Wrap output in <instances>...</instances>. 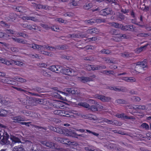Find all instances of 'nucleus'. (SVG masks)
Returning a JSON list of instances; mask_svg holds the SVG:
<instances>
[{
  "label": "nucleus",
  "instance_id": "obj_1",
  "mask_svg": "<svg viewBox=\"0 0 151 151\" xmlns=\"http://www.w3.org/2000/svg\"><path fill=\"white\" fill-rule=\"evenodd\" d=\"M29 46L30 47L34 49H37L40 51L41 54L48 55L49 56H51L52 55V54L49 52L44 51L45 49H49L50 50L51 48L55 49H55H57L60 50H65L67 48V46L66 45H57L55 46V47L46 45L43 46L38 45L35 43L29 44Z\"/></svg>",
  "mask_w": 151,
  "mask_h": 151
},
{
  "label": "nucleus",
  "instance_id": "obj_2",
  "mask_svg": "<svg viewBox=\"0 0 151 151\" xmlns=\"http://www.w3.org/2000/svg\"><path fill=\"white\" fill-rule=\"evenodd\" d=\"M52 128L53 129L52 130L54 132L66 136L77 138L78 136H81V134H78L74 130L70 129H68L65 127L62 129L58 127H52Z\"/></svg>",
  "mask_w": 151,
  "mask_h": 151
},
{
  "label": "nucleus",
  "instance_id": "obj_3",
  "mask_svg": "<svg viewBox=\"0 0 151 151\" xmlns=\"http://www.w3.org/2000/svg\"><path fill=\"white\" fill-rule=\"evenodd\" d=\"M54 113L55 115H58L60 116L70 117L73 116L75 117L79 116L80 113L77 111L72 110L71 112H69L64 110H58L54 109Z\"/></svg>",
  "mask_w": 151,
  "mask_h": 151
},
{
  "label": "nucleus",
  "instance_id": "obj_4",
  "mask_svg": "<svg viewBox=\"0 0 151 151\" xmlns=\"http://www.w3.org/2000/svg\"><path fill=\"white\" fill-rule=\"evenodd\" d=\"M15 60L12 59L10 60H8L6 59L0 58V63H1L7 65H10L14 63L16 65H18L20 66H22L23 65V63L19 61V60L18 58H13Z\"/></svg>",
  "mask_w": 151,
  "mask_h": 151
},
{
  "label": "nucleus",
  "instance_id": "obj_5",
  "mask_svg": "<svg viewBox=\"0 0 151 151\" xmlns=\"http://www.w3.org/2000/svg\"><path fill=\"white\" fill-rule=\"evenodd\" d=\"M9 136L6 132L4 130H0V140L4 144L6 145L10 144V142L8 140Z\"/></svg>",
  "mask_w": 151,
  "mask_h": 151
},
{
  "label": "nucleus",
  "instance_id": "obj_6",
  "mask_svg": "<svg viewBox=\"0 0 151 151\" xmlns=\"http://www.w3.org/2000/svg\"><path fill=\"white\" fill-rule=\"evenodd\" d=\"M60 73L65 75L71 76H76L77 75V72L74 70L69 68H63L62 67Z\"/></svg>",
  "mask_w": 151,
  "mask_h": 151
},
{
  "label": "nucleus",
  "instance_id": "obj_7",
  "mask_svg": "<svg viewBox=\"0 0 151 151\" xmlns=\"http://www.w3.org/2000/svg\"><path fill=\"white\" fill-rule=\"evenodd\" d=\"M20 100L21 104L23 105H25L26 108H27V109H31L32 106L34 105L33 101L31 100L21 98Z\"/></svg>",
  "mask_w": 151,
  "mask_h": 151
},
{
  "label": "nucleus",
  "instance_id": "obj_8",
  "mask_svg": "<svg viewBox=\"0 0 151 151\" xmlns=\"http://www.w3.org/2000/svg\"><path fill=\"white\" fill-rule=\"evenodd\" d=\"M134 26L131 24L124 26L122 24H121L120 26V28H121L122 30L129 31L132 32H134Z\"/></svg>",
  "mask_w": 151,
  "mask_h": 151
},
{
  "label": "nucleus",
  "instance_id": "obj_9",
  "mask_svg": "<svg viewBox=\"0 0 151 151\" xmlns=\"http://www.w3.org/2000/svg\"><path fill=\"white\" fill-rule=\"evenodd\" d=\"M96 77V76L93 75L90 77L81 76L80 77L79 79L82 82L86 83L89 81H94L95 80L94 78Z\"/></svg>",
  "mask_w": 151,
  "mask_h": 151
},
{
  "label": "nucleus",
  "instance_id": "obj_10",
  "mask_svg": "<svg viewBox=\"0 0 151 151\" xmlns=\"http://www.w3.org/2000/svg\"><path fill=\"white\" fill-rule=\"evenodd\" d=\"M50 106L53 108L55 109L62 108L64 107V105L62 101H56L51 103Z\"/></svg>",
  "mask_w": 151,
  "mask_h": 151
},
{
  "label": "nucleus",
  "instance_id": "obj_11",
  "mask_svg": "<svg viewBox=\"0 0 151 151\" xmlns=\"http://www.w3.org/2000/svg\"><path fill=\"white\" fill-rule=\"evenodd\" d=\"M104 22V19H90L86 20L85 21L86 23V24H89L90 25H92L93 24L96 23H99Z\"/></svg>",
  "mask_w": 151,
  "mask_h": 151
},
{
  "label": "nucleus",
  "instance_id": "obj_12",
  "mask_svg": "<svg viewBox=\"0 0 151 151\" xmlns=\"http://www.w3.org/2000/svg\"><path fill=\"white\" fill-rule=\"evenodd\" d=\"M4 82L6 84H10L13 86H16L18 85V83L14 80V78H6L3 80Z\"/></svg>",
  "mask_w": 151,
  "mask_h": 151
},
{
  "label": "nucleus",
  "instance_id": "obj_13",
  "mask_svg": "<svg viewBox=\"0 0 151 151\" xmlns=\"http://www.w3.org/2000/svg\"><path fill=\"white\" fill-rule=\"evenodd\" d=\"M21 26L25 29H27L31 30H35L37 27L35 24L31 25L29 24H21Z\"/></svg>",
  "mask_w": 151,
  "mask_h": 151
},
{
  "label": "nucleus",
  "instance_id": "obj_14",
  "mask_svg": "<svg viewBox=\"0 0 151 151\" xmlns=\"http://www.w3.org/2000/svg\"><path fill=\"white\" fill-rule=\"evenodd\" d=\"M94 98H97L103 102H109L111 99V98L109 97H106L104 95H99L98 94L94 95Z\"/></svg>",
  "mask_w": 151,
  "mask_h": 151
},
{
  "label": "nucleus",
  "instance_id": "obj_15",
  "mask_svg": "<svg viewBox=\"0 0 151 151\" xmlns=\"http://www.w3.org/2000/svg\"><path fill=\"white\" fill-rule=\"evenodd\" d=\"M147 61V60L145 59L142 61L137 63L136 68L139 67V69L141 70H145V68L146 67Z\"/></svg>",
  "mask_w": 151,
  "mask_h": 151
},
{
  "label": "nucleus",
  "instance_id": "obj_16",
  "mask_svg": "<svg viewBox=\"0 0 151 151\" xmlns=\"http://www.w3.org/2000/svg\"><path fill=\"white\" fill-rule=\"evenodd\" d=\"M40 143L42 145L52 149H55V144L50 142H47L46 141H41Z\"/></svg>",
  "mask_w": 151,
  "mask_h": 151
},
{
  "label": "nucleus",
  "instance_id": "obj_17",
  "mask_svg": "<svg viewBox=\"0 0 151 151\" xmlns=\"http://www.w3.org/2000/svg\"><path fill=\"white\" fill-rule=\"evenodd\" d=\"M49 69L52 71L59 73L62 69V67H60L59 65H53L50 67Z\"/></svg>",
  "mask_w": 151,
  "mask_h": 151
},
{
  "label": "nucleus",
  "instance_id": "obj_18",
  "mask_svg": "<svg viewBox=\"0 0 151 151\" xmlns=\"http://www.w3.org/2000/svg\"><path fill=\"white\" fill-rule=\"evenodd\" d=\"M126 38V34H119L113 37L111 39L114 41L118 42L121 41L122 39Z\"/></svg>",
  "mask_w": 151,
  "mask_h": 151
},
{
  "label": "nucleus",
  "instance_id": "obj_19",
  "mask_svg": "<svg viewBox=\"0 0 151 151\" xmlns=\"http://www.w3.org/2000/svg\"><path fill=\"white\" fill-rule=\"evenodd\" d=\"M107 88L111 90L116 91H122L123 92H126L127 91V88L125 87H122L119 88H117L116 86H107Z\"/></svg>",
  "mask_w": 151,
  "mask_h": 151
},
{
  "label": "nucleus",
  "instance_id": "obj_20",
  "mask_svg": "<svg viewBox=\"0 0 151 151\" xmlns=\"http://www.w3.org/2000/svg\"><path fill=\"white\" fill-rule=\"evenodd\" d=\"M17 15L15 13H10L9 16L5 18V19L8 21L13 22L15 20Z\"/></svg>",
  "mask_w": 151,
  "mask_h": 151
},
{
  "label": "nucleus",
  "instance_id": "obj_21",
  "mask_svg": "<svg viewBox=\"0 0 151 151\" xmlns=\"http://www.w3.org/2000/svg\"><path fill=\"white\" fill-rule=\"evenodd\" d=\"M129 109L137 110H144L146 109L145 106H141V105H134L133 106H128Z\"/></svg>",
  "mask_w": 151,
  "mask_h": 151
},
{
  "label": "nucleus",
  "instance_id": "obj_22",
  "mask_svg": "<svg viewBox=\"0 0 151 151\" xmlns=\"http://www.w3.org/2000/svg\"><path fill=\"white\" fill-rule=\"evenodd\" d=\"M116 116L119 118H124L126 119H133L134 118L133 116H128L126 115H124V113H122L121 114H116Z\"/></svg>",
  "mask_w": 151,
  "mask_h": 151
},
{
  "label": "nucleus",
  "instance_id": "obj_23",
  "mask_svg": "<svg viewBox=\"0 0 151 151\" xmlns=\"http://www.w3.org/2000/svg\"><path fill=\"white\" fill-rule=\"evenodd\" d=\"M111 10H110L109 8H105L100 11L99 14L101 15L106 16L109 15L111 13Z\"/></svg>",
  "mask_w": 151,
  "mask_h": 151
},
{
  "label": "nucleus",
  "instance_id": "obj_24",
  "mask_svg": "<svg viewBox=\"0 0 151 151\" xmlns=\"http://www.w3.org/2000/svg\"><path fill=\"white\" fill-rule=\"evenodd\" d=\"M99 29L96 28H93L86 30V32L88 34H92L95 33L97 34L99 32Z\"/></svg>",
  "mask_w": 151,
  "mask_h": 151
},
{
  "label": "nucleus",
  "instance_id": "obj_25",
  "mask_svg": "<svg viewBox=\"0 0 151 151\" xmlns=\"http://www.w3.org/2000/svg\"><path fill=\"white\" fill-rule=\"evenodd\" d=\"M24 20H31L34 22H37L38 19L35 17L30 16H23L21 18Z\"/></svg>",
  "mask_w": 151,
  "mask_h": 151
},
{
  "label": "nucleus",
  "instance_id": "obj_26",
  "mask_svg": "<svg viewBox=\"0 0 151 151\" xmlns=\"http://www.w3.org/2000/svg\"><path fill=\"white\" fill-rule=\"evenodd\" d=\"M67 91L69 93H71L72 94H79V91H77L76 88H67Z\"/></svg>",
  "mask_w": 151,
  "mask_h": 151
},
{
  "label": "nucleus",
  "instance_id": "obj_27",
  "mask_svg": "<svg viewBox=\"0 0 151 151\" xmlns=\"http://www.w3.org/2000/svg\"><path fill=\"white\" fill-rule=\"evenodd\" d=\"M12 119L14 120L13 122L15 123L19 122L20 121H25L24 119L21 117L20 116L13 117Z\"/></svg>",
  "mask_w": 151,
  "mask_h": 151
},
{
  "label": "nucleus",
  "instance_id": "obj_28",
  "mask_svg": "<svg viewBox=\"0 0 151 151\" xmlns=\"http://www.w3.org/2000/svg\"><path fill=\"white\" fill-rule=\"evenodd\" d=\"M97 119L96 120L98 121H101V122L104 123V122H106L107 124H112L113 123V121L111 120H109L107 119H105L104 118H102L101 117H100L99 118L97 117Z\"/></svg>",
  "mask_w": 151,
  "mask_h": 151
},
{
  "label": "nucleus",
  "instance_id": "obj_29",
  "mask_svg": "<svg viewBox=\"0 0 151 151\" xmlns=\"http://www.w3.org/2000/svg\"><path fill=\"white\" fill-rule=\"evenodd\" d=\"M121 79L122 80H124L127 82H135L136 81V79L133 77H122Z\"/></svg>",
  "mask_w": 151,
  "mask_h": 151
},
{
  "label": "nucleus",
  "instance_id": "obj_30",
  "mask_svg": "<svg viewBox=\"0 0 151 151\" xmlns=\"http://www.w3.org/2000/svg\"><path fill=\"white\" fill-rule=\"evenodd\" d=\"M16 11L21 13H24L27 12L25 7L22 6H18L16 8Z\"/></svg>",
  "mask_w": 151,
  "mask_h": 151
},
{
  "label": "nucleus",
  "instance_id": "obj_31",
  "mask_svg": "<svg viewBox=\"0 0 151 151\" xmlns=\"http://www.w3.org/2000/svg\"><path fill=\"white\" fill-rule=\"evenodd\" d=\"M0 103L4 105H6L8 104L9 101L4 99L3 96L0 94Z\"/></svg>",
  "mask_w": 151,
  "mask_h": 151
},
{
  "label": "nucleus",
  "instance_id": "obj_32",
  "mask_svg": "<svg viewBox=\"0 0 151 151\" xmlns=\"http://www.w3.org/2000/svg\"><path fill=\"white\" fill-rule=\"evenodd\" d=\"M78 106H81L85 108H88L90 106L89 104L85 102H79L77 104Z\"/></svg>",
  "mask_w": 151,
  "mask_h": 151
},
{
  "label": "nucleus",
  "instance_id": "obj_33",
  "mask_svg": "<svg viewBox=\"0 0 151 151\" xmlns=\"http://www.w3.org/2000/svg\"><path fill=\"white\" fill-rule=\"evenodd\" d=\"M11 139L13 142L15 143H19L21 142L20 139L16 136H11Z\"/></svg>",
  "mask_w": 151,
  "mask_h": 151
},
{
  "label": "nucleus",
  "instance_id": "obj_34",
  "mask_svg": "<svg viewBox=\"0 0 151 151\" xmlns=\"http://www.w3.org/2000/svg\"><path fill=\"white\" fill-rule=\"evenodd\" d=\"M8 111L7 110L3 109H0V116L1 117H6Z\"/></svg>",
  "mask_w": 151,
  "mask_h": 151
},
{
  "label": "nucleus",
  "instance_id": "obj_35",
  "mask_svg": "<svg viewBox=\"0 0 151 151\" xmlns=\"http://www.w3.org/2000/svg\"><path fill=\"white\" fill-rule=\"evenodd\" d=\"M147 46H148V44H147L144 46H142L136 49L135 51L137 53H139L142 51L143 49H145Z\"/></svg>",
  "mask_w": 151,
  "mask_h": 151
},
{
  "label": "nucleus",
  "instance_id": "obj_36",
  "mask_svg": "<svg viewBox=\"0 0 151 151\" xmlns=\"http://www.w3.org/2000/svg\"><path fill=\"white\" fill-rule=\"evenodd\" d=\"M12 39L16 42L19 43H22L23 44H25L26 43V41H25L22 39L17 38L15 37L13 38Z\"/></svg>",
  "mask_w": 151,
  "mask_h": 151
},
{
  "label": "nucleus",
  "instance_id": "obj_37",
  "mask_svg": "<svg viewBox=\"0 0 151 151\" xmlns=\"http://www.w3.org/2000/svg\"><path fill=\"white\" fill-rule=\"evenodd\" d=\"M18 112L24 115H25L27 116H30V113L28 110H22L21 109H20L18 111Z\"/></svg>",
  "mask_w": 151,
  "mask_h": 151
},
{
  "label": "nucleus",
  "instance_id": "obj_38",
  "mask_svg": "<svg viewBox=\"0 0 151 151\" xmlns=\"http://www.w3.org/2000/svg\"><path fill=\"white\" fill-rule=\"evenodd\" d=\"M102 73L108 75L109 74H112L114 75L115 74L114 71L112 70H103L101 72Z\"/></svg>",
  "mask_w": 151,
  "mask_h": 151
},
{
  "label": "nucleus",
  "instance_id": "obj_39",
  "mask_svg": "<svg viewBox=\"0 0 151 151\" xmlns=\"http://www.w3.org/2000/svg\"><path fill=\"white\" fill-rule=\"evenodd\" d=\"M74 142H70L69 139L67 138H65L62 143L67 145H73Z\"/></svg>",
  "mask_w": 151,
  "mask_h": 151
},
{
  "label": "nucleus",
  "instance_id": "obj_40",
  "mask_svg": "<svg viewBox=\"0 0 151 151\" xmlns=\"http://www.w3.org/2000/svg\"><path fill=\"white\" fill-rule=\"evenodd\" d=\"M88 116L87 119L93 120H96L98 119L96 116L93 114H88Z\"/></svg>",
  "mask_w": 151,
  "mask_h": 151
},
{
  "label": "nucleus",
  "instance_id": "obj_41",
  "mask_svg": "<svg viewBox=\"0 0 151 151\" xmlns=\"http://www.w3.org/2000/svg\"><path fill=\"white\" fill-rule=\"evenodd\" d=\"M14 80H15L16 81H17L21 83L25 82H26V80L25 79L18 77H14Z\"/></svg>",
  "mask_w": 151,
  "mask_h": 151
},
{
  "label": "nucleus",
  "instance_id": "obj_42",
  "mask_svg": "<svg viewBox=\"0 0 151 151\" xmlns=\"http://www.w3.org/2000/svg\"><path fill=\"white\" fill-rule=\"evenodd\" d=\"M41 73L44 76L49 77L50 76V73L45 70L42 69L41 71Z\"/></svg>",
  "mask_w": 151,
  "mask_h": 151
},
{
  "label": "nucleus",
  "instance_id": "obj_43",
  "mask_svg": "<svg viewBox=\"0 0 151 151\" xmlns=\"http://www.w3.org/2000/svg\"><path fill=\"white\" fill-rule=\"evenodd\" d=\"M9 36L8 34H5L3 32H0V38L3 37L4 39L7 40L9 39Z\"/></svg>",
  "mask_w": 151,
  "mask_h": 151
},
{
  "label": "nucleus",
  "instance_id": "obj_44",
  "mask_svg": "<svg viewBox=\"0 0 151 151\" xmlns=\"http://www.w3.org/2000/svg\"><path fill=\"white\" fill-rule=\"evenodd\" d=\"M116 102L119 104H127V101L123 99H117L116 100Z\"/></svg>",
  "mask_w": 151,
  "mask_h": 151
},
{
  "label": "nucleus",
  "instance_id": "obj_45",
  "mask_svg": "<svg viewBox=\"0 0 151 151\" xmlns=\"http://www.w3.org/2000/svg\"><path fill=\"white\" fill-rule=\"evenodd\" d=\"M93 6V4L92 3H89L88 4H86L84 5L83 8L85 9L88 10L92 8Z\"/></svg>",
  "mask_w": 151,
  "mask_h": 151
},
{
  "label": "nucleus",
  "instance_id": "obj_46",
  "mask_svg": "<svg viewBox=\"0 0 151 151\" xmlns=\"http://www.w3.org/2000/svg\"><path fill=\"white\" fill-rule=\"evenodd\" d=\"M15 86H12V87L13 88H14V89H15L18 91H23L26 93H27V91H26V90H24V89H23L21 88L17 87Z\"/></svg>",
  "mask_w": 151,
  "mask_h": 151
},
{
  "label": "nucleus",
  "instance_id": "obj_47",
  "mask_svg": "<svg viewBox=\"0 0 151 151\" xmlns=\"http://www.w3.org/2000/svg\"><path fill=\"white\" fill-rule=\"evenodd\" d=\"M118 30L114 29H112L110 31V33L112 35H116L119 34H118Z\"/></svg>",
  "mask_w": 151,
  "mask_h": 151
},
{
  "label": "nucleus",
  "instance_id": "obj_48",
  "mask_svg": "<svg viewBox=\"0 0 151 151\" xmlns=\"http://www.w3.org/2000/svg\"><path fill=\"white\" fill-rule=\"evenodd\" d=\"M40 26H41L43 28L47 30L50 29L51 28V27L49 26L47 24H40Z\"/></svg>",
  "mask_w": 151,
  "mask_h": 151
},
{
  "label": "nucleus",
  "instance_id": "obj_49",
  "mask_svg": "<svg viewBox=\"0 0 151 151\" xmlns=\"http://www.w3.org/2000/svg\"><path fill=\"white\" fill-rule=\"evenodd\" d=\"M0 25L1 26L6 27V28H8L9 27V26L8 24L6 23L5 21H0Z\"/></svg>",
  "mask_w": 151,
  "mask_h": 151
},
{
  "label": "nucleus",
  "instance_id": "obj_50",
  "mask_svg": "<svg viewBox=\"0 0 151 151\" xmlns=\"http://www.w3.org/2000/svg\"><path fill=\"white\" fill-rule=\"evenodd\" d=\"M142 128L145 129L147 130H148L149 129V126L147 124L144 123H142L141 125Z\"/></svg>",
  "mask_w": 151,
  "mask_h": 151
},
{
  "label": "nucleus",
  "instance_id": "obj_51",
  "mask_svg": "<svg viewBox=\"0 0 151 151\" xmlns=\"http://www.w3.org/2000/svg\"><path fill=\"white\" fill-rule=\"evenodd\" d=\"M111 26L115 27V28H120V24L115 22H112L110 24Z\"/></svg>",
  "mask_w": 151,
  "mask_h": 151
},
{
  "label": "nucleus",
  "instance_id": "obj_52",
  "mask_svg": "<svg viewBox=\"0 0 151 151\" xmlns=\"http://www.w3.org/2000/svg\"><path fill=\"white\" fill-rule=\"evenodd\" d=\"M101 52L102 54H109L111 53V51L109 50H102Z\"/></svg>",
  "mask_w": 151,
  "mask_h": 151
},
{
  "label": "nucleus",
  "instance_id": "obj_53",
  "mask_svg": "<svg viewBox=\"0 0 151 151\" xmlns=\"http://www.w3.org/2000/svg\"><path fill=\"white\" fill-rule=\"evenodd\" d=\"M92 70H96L99 69V65H91Z\"/></svg>",
  "mask_w": 151,
  "mask_h": 151
},
{
  "label": "nucleus",
  "instance_id": "obj_54",
  "mask_svg": "<svg viewBox=\"0 0 151 151\" xmlns=\"http://www.w3.org/2000/svg\"><path fill=\"white\" fill-rule=\"evenodd\" d=\"M14 151H24L22 147L19 146H16L14 147Z\"/></svg>",
  "mask_w": 151,
  "mask_h": 151
},
{
  "label": "nucleus",
  "instance_id": "obj_55",
  "mask_svg": "<svg viewBox=\"0 0 151 151\" xmlns=\"http://www.w3.org/2000/svg\"><path fill=\"white\" fill-rule=\"evenodd\" d=\"M50 29L53 31L56 32H58L60 31V29L58 26H53L51 27Z\"/></svg>",
  "mask_w": 151,
  "mask_h": 151
},
{
  "label": "nucleus",
  "instance_id": "obj_56",
  "mask_svg": "<svg viewBox=\"0 0 151 151\" xmlns=\"http://www.w3.org/2000/svg\"><path fill=\"white\" fill-rule=\"evenodd\" d=\"M131 22L132 23L134 24H136L137 25H138L139 26H140L141 27H143V26L142 25H140L139 24V22H138L137 21V19L135 17V18H134V19H131Z\"/></svg>",
  "mask_w": 151,
  "mask_h": 151
},
{
  "label": "nucleus",
  "instance_id": "obj_57",
  "mask_svg": "<svg viewBox=\"0 0 151 151\" xmlns=\"http://www.w3.org/2000/svg\"><path fill=\"white\" fill-rule=\"evenodd\" d=\"M32 5L34 6H35L38 8V9H42L43 5L41 4H37L34 3H32Z\"/></svg>",
  "mask_w": 151,
  "mask_h": 151
},
{
  "label": "nucleus",
  "instance_id": "obj_58",
  "mask_svg": "<svg viewBox=\"0 0 151 151\" xmlns=\"http://www.w3.org/2000/svg\"><path fill=\"white\" fill-rule=\"evenodd\" d=\"M31 126H32L33 127L35 128H36L37 129H43L44 130H46V129H47V128L46 127H40L38 126L37 125L32 124L31 125Z\"/></svg>",
  "mask_w": 151,
  "mask_h": 151
},
{
  "label": "nucleus",
  "instance_id": "obj_59",
  "mask_svg": "<svg viewBox=\"0 0 151 151\" xmlns=\"http://www.w3.org/2000/svg\"><path fill=\"white\" fill-rule=\"evenodd\" d=\"M65 138H63L60 137H57L55 138V140L60 143H62L63 140Z\"/></svg>",
  "mask_w": 151,
  "mask_h": 151
},
{
  "label": "nucleus",
  "instance_id": "obj_60",
  "mask_svg": "<svg viewBox=\"0 0 151 151\" xmlns=\"http://www.w3.org/2000/svg\"><path fill=\"white\" fill-rule=\"evenodd\" d=\"M86 132H88L89 133H91L94 135L95 136L98 137L99 136V134L97 133L93 132H92L90 131L89 130L86 129Z\"/></svg>",
  "mask_w": 151,
  "mask_h": 151
},
{
  "label": "nucleus",
  "instance_id": "obj_61",
  "mask_svg": "<svg viewBox=\"0 0 151 151\" xmlns=\"http://www.w3.org/2000/svg\"><path fill=\"white\" fill-rule=\"evenodd\" d=\"M139 36L141 37H148L150 34L149 33H142L139 34Z\"/></svg>",
  "mask_w": 151,
  "mask_h": 151
},
{
  "label": "nucleus",
  "instance_id": "obj_62",
  "mask_svg": "<svg viewBox=\"0 0 151 151\" xmlns=\"http://www.w3.org/2000/svg\"><path fill=\"white\" fill-rule=\"evenodd\" d=\"M30 56L32 57V58H35L40 59V55L37 54H30Z\"/></svg>",
  "mask_w": 151,
  "mask_h": 151
},
{
  "label": "nucleus",
  "instance_id": "obj_63",
  "mask_svg": "<svg viewBox=\"0 0 151 151\" xmlns=\"http://www.w3.org/2000/svg\"><path fill=\"white\" fill-rule=\"evenodd\" d=\"M90 109L92 111H98V108L96 106L92 105L90 107Z\"/></svg>",
  "mask_w": 151,
  "mask_h": 151
},
{
  "label": "nucleus",
  "instance_id": "obj_64",
  "mask_svg": "<svg viewBox=\"0 0 151 151\" xmlns=\"http://www.w3.org/2000/svg\"><path fill=\"white\" fill-rule=\"evenodd\" d=\"M84 149L86 151H94L91 146H87L84 147Z\"/></svg>",
  "mask_w": 151,
  "mask_h": 151
}]
</instances>
